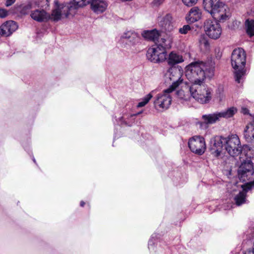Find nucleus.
<instances>
[{
  "label": "nucleus",
  "mask_w": 254,
  "mask_h": 254,
  "mask_svg": "<svg viewBox=\"0 0 254 254\" xmlns=\"http://www.w3.org/2000/svg\"><path fill=\"white\" fill-rule=\"evenodd\" d=\"M214 66L208 63L197 60L190 63L186 67V76L191 85L203 84L206 77L214 75Z\"/></svg>",
  "instance_id": "nucleus-1"
},
{
  "label": "nucleus",
  "mask_w": 254,
  "mask_h": 254,
  "mask_svg": "<svg viewBox=\"0 0 254 254\" xmlns=\"http://www.w3.org/2000/svg\"><path fill=\"white\" fill-rule=\"evenodd\" d=\"M231 65L234 71L235 81L241 83L246 74V54L241 48L234 49L231 54Z\"/></svg>",
  "instance_id": "nucleus-2"
},
{
  "label": "nucleus",
  "mask_w": 254,
  "mask_h": 254,
  "mask_svg": "<svg viewBox=\"0 0 254 254\" xmlns=\"http://www.w3.org/2000/svg\"><path fill=\"white\" fill-rule=\"evenodd\" d=\"M77 9L74 0L69 3L62 4H59L57 0L55 1L54 9L51 14L48 13L49 20L58 22L62 18H67L69 15L73 16Z\"/></svg>",
  "instance_id": "nucleus-3"
},
{
  "label": "nucleus",
  "mask_w": 254,
  "mask_h": 254,
  "mask_svg": "<svg viewBox=\"0 0 254 254\" xmlns=\"http://www.w3.org/2000/svg\"><path fill=\"white\" fill-rule=\"evenodd\" d=\"M164 38L161 39L160 43L156 44L148 49L146 54L147 59L154 63L163 62L167 59V53L166 48L167 45Z\"/></svg>",
  "instance_id": "nucleus-4"
},
{
  "label": "nucleus",
  "mask_w": 254,
  "mask_h": 254,
  "mask_svg": "<svg viewBox=\"0 0 254 254\" xmlns=\"http://www.w3.org/2000/svg\"><path fill=\"white\" fill-rule=\"evenodd\" d=\"M179 85V82L176 81L170 86L169 88L158 94L154 101L155 108L157 110H159L160 109L163 110L167 109L170 106L172 102L170 93L174 91Z\"/></svg>",
  "instance_id": "nucleus-5"
},
{
  "label": "nucleus",
  "mask_w": 254,
  "mask_h": 254,
  "mask_svg": "<svg viewBox=\"0 0 254 254\" xmlns=\"http://www.w3.org/2000/svg\"><path fill=\"white\" fill-rule=\"evenodd\" d=\"M190 91L192 98L200 104L208 103L212 99L211 90L205 84L191 85Z\"/></svg>",
  "instance_id": "nucleus-6"
},
{
  "label": "nucleus",
  "mask_w": 254,
  "mask_h": 254,
  "mask_svg": "<svg viewBox=\"0 0 254 254\" xmlns=\"http://www.w3.org/2000/svg\"><path fill=\"white\" fill-rule=\"evenodd\" d=\"M225 149L232 156H238L242 152V147L239 137L232 134L224 139Z\"/></svg>",
  "instance_id": "nucleus-7"
},
{
  "label": "nucleus",
  "mask_w": 254,
  "mask_h": 254,
  "mask_svg": "<svg viewBox=\"0 0 254 254\" xmlns=\"http://www.w3.org/2000/svg\"><path fill=\"white\" fill-rule=\"evenodd\" d=\"M203 27L206 34L211 39H217L222 34V28L217 20L206 19Z\"/></svg>",
  "instance_id": "nucleus-8"
},
{
  "label": "nucleus",
  "mask_w": 254,
  "mask_h": 254,
  "mask_svg": "<svg viewBox=\"0 0 254 254\" xmlns=\"http://www.w3.org/2000/svg\"><path fill=\"white\" fill-rule=\"evenodd\" d=\"M77 8L90 4L91 8L97 14L103 12L107 7L106 2L101 0H74Z\"/></svg>",
  "instance_id": "nucleus-9"
},
{
  "label": "nucleus",
  "mask_w": 254,
  "mask_h": 254,
  "mask_svg": "<svg viewBox=\"0 0 254 254\" xmlns=\"http://www.w3.org/2000/svg\"><path fill=\"white\" fill-rule=\"evenodd\" d=\"M254 175L253 163L250 160L243 162L238 170V175L241 181L245 182L252 179Z\"/></svg>",
  "instance_id": "nucleus-10"
},
{
  "label": "nucleus",
  "mask_w": 254,
  "mask_h": 254,
  "mask_svg": "<svg viewBox=\"0 0 254 254\" xmlns=\"http://www.w3.org/2000/svg\"><path fill=\"white\" fill-rule=\"evenodd\" d=\"M188 146L190 151L199 155H202L206 150V144L203 137L195 135L190 138Z\"/></svg>",
  "instance_id": "nucleus-11"
},
{
  "label": "nucleus",
  "mask_w": 254,
  "mask_h": 254,
  "mask_svg": "<svg viewBox=\"0 0 254 254\" xmlns=\"http://www.w3.org/2000/svg\"><path fill=\"white\" fill-rule=\"evenodd\" d=\"M158 26L166 32H171L174 28V21L172 14L168 13L163 14L159 13L157 18Z\"/></svg>",
  "instance_id": "nucleus-12"
},
{
  "label": "nucleus",
  "mask_w": 254,
  "mask_h": 254,
  "mask_svg": "<svg viewBox=\"0 0 254 254\" xmlns=\"http://www.w3.org/2000/svg\"><path fill=\"white\" fill-rule=\"evenodd\" d=\"M241 188L242 190L236 194L234 198L236 205L238 206L249 203L247 199V193L249 190L254 189V180L246 183L242 185Z\"/></svg>",
  "instance_id": "nucleus-13"
},
{
  "label": "nucleus",
  "mask_w": 254,
  "mask_h": 254,
  "mask_svg": "<svg viewBox=\"0 0 254 254\" xmlns=\"http://www.w3.org/2000/svg\"><path fill=\"white\" fill-rule=\"evenodd\" d=\"M216 11L214 12L213 15L211 16L215 19L218 20L220 22H224L231 16V12L229 7L224 2L222 3V5H220Z\"/></svg>",
  "instance_id": "nucleus-14"
},
{
  "label": "nucleus",
  "mask_w": 254,
  "mask_h": 254,
  "mask_svg": "<svg viewBox=\"0 0 254 254\" xmlns=\"http://www.w3.org/2000/svg\"><path fill=\"white\" fill-rule=\"evenodd\" d=\"M225 137L222 136H216L210 140V150L212 153H214L217 157L220 155L223 150V147H225Z\"/></svg>",
  "instance_id": "nucleus-15"
},
{
  "label": "nucleus",
  "mask_w": 254,
  "mask_h": 254,
  "mask_svg": "<svg viewBox=\"0 0 254 254\" xmlns=\"http://www.w3.org/2000/svg\"><path fill=\"white\" fill-rule=\"evenodd\" d=\"M121 39L126 40L131 46H135L140 42L139 34L131 30L124 32L121 36Z\"/></svg>",
  "instance_id": "nucleus-16"
},
{
  "label": "nucleus",
  "mask_w": 254,
  "mask_h": 254,
  "mask_svg": "<svg viewBox=\"0 0 254 254\" xmlns=\"http://www.w3.org/2000/svg\"><path fill=\"white\" fill-rule=\"evenodd\" d=\"M18 28L17 23L14 21H8L2 24L0 27V35L9 36Z\"/></svg>",
  "instance_id": "nucleus-17"
},
{
  "label": "nucleus",
  "mask_w": 254,
  "mask_h": 254,
  "mask_svg": "<svg viewBox=\"0 0 254 254\" xmlns=\"http://www.w3.org/2000/svg\"><path fill=\"white\" fill-rule=\"evenodd\" d=\"M202 17V10L197 6L190 8L186 17V20L189 23H193L199 21Z\"/></svg>",
  "instance_id": "nucleus-18"
},
{
  "label": "nucleus",
  "mask_w": 254,
  "mask_h": 254,
  "mask_svg": "<svg viewBox=\"0 0 254 254\" xmlns=\"http://www.w3.org/2000/svg\"><path fill=\"white\" fill-rule=\"evenodd\" d=\"M220 119V116L218 112L213 114L203 115L202 116V122H200L198 124L200 125V127L202 128H206L209 124H213Z\"/></svg>",
  "instance_id": "nucleus-19"
},
{
  "label": "nucleus",
  "mask_w": 254,
  "mask_h": 254,
  "mask_svg": "<svg viewBox=\"0 0 254 254\" xmlns=\"http://www.w3.org/2000/svg\"><path fill=\"white\" fill-rule=\"evenodd\" d=\"M223 2L220 0H203V6L206 11L211 15H213L214 12L216 11L220 5H222Z\"/></svg>",
  "instance_id": "nucleus-20"
},
{
  "label": "nucleus",
  "mask_w": 254,
  "mask_h": 254,
  "mask_svg": "<svg viewBox=\"0 0 254 254\" xmlns=\"http://www.w3.org/2000/svg\"><path fill=\"white\" fill-rule=\"evenodd\" d=\"M30 16L33 19L38 22L47 21L49 20L48 13L44 9H36L32 11Z\"/></svg>",
  "instance_id": "nucleus-21"
},
{
  "label": "nucleus",
  "mask_w": 254,
  "mask_h": 254,
  "mask_svg": "<svg viewBox=\"0 0 254 254\" xmlns=\"http://www.w3.org/2000/svg\"><path fill=\"white\" fill-rule=\"evenodd\" d=\"M244 136L248 142L254 144V121L246 126L244 131Z\"/></svg>",
  "instance_id": "nucleus-22"
},
{
  "label": "nucleus",
  "mask_w": 254,
  "mask_h": 254,
  "mask_svg": "<svg viewBox=\"0 0 254 254\" xmlns=\"http://www.w3.org/2000/svg\"><path fill=\"white\" fill-rule=\"evenodd\" d=\"M141 35L144 39L155 42L159 37L160 33L158 30L154 29L152 30L144 31Z\"/></svg>",
  "instance_id": "nucleus-23"
},
{
  "label": "nucleus",
  "mask_w": 254,
  "mask_h": 254,
  "mask_svg": "<svg viewBox=\"0 0 254 254\" xmlns=\"http://www.w3.org/2000/svg\"><path fill=\"white\" fill-rule=\"evenodd\" d=\"M165 76L166 77L169 78L171 80L173 81L172 84L174 82L178 81L180 84L181 82L179 80L180 78V73L177 68L175 67H171L169 68L165 73Z\"/></svg>",
  "instance_id": "nucleus-24"
},
{
  "label": "nucleus",
  "mask_w": 254,
  "mask_h": 254,
  "mask_svg": "<svg viewBox=\"0 0 254 254\" xmlns=\"http://www.w3.org/2000/svg\"><path fill=\"white\" fill-rule=\"evenodd\" d=\"M184 62L183 57L174 52H172L169 56L168 63L170 65L174 66V65L181 63Z\"/></svg>",
  "instance_id": "nucleus-25"
},
{
  "label": "nucleus",
  "mask_w": 254,
  "mask_h": 254,
  "mask_svg": "<svg viewBox=\"0 0 254 254\" xmlns=\"http://www.w3.org/2000/svg\"><path fill=\"white\" fill-rule=\"evenodd\" d=\"M142 111L139 112L135 114H130L128 116L127 118L121 117L120 119L119 124L121 126L125 125L130 127L132 126L133 123L134 122V117L142 113Z\"/></svg>",
  "instance_id": "nucleus-26"
},
{
  "label": "nucleus",
  "mask_w": 254,
  "mask_h": 254,
  "mask_svg": "<svg viewBox=\"0 0 254 254\" xmlns=\"http://www.w3.org/2000/svg\"><path fill=\"white\" fill-rule=\"evenodd\" d=\"M237 109L235 107H231L227 109L226 110L218 112V114L220 116V118H229L234 116V115L237 112Z\"/></svg>",
  "instance_id": "nucleus-27"
},
{
  "label": "nucleus",
  "mask_w": 254,
  "mask_h": 254,
  "mask_svg": "<svg viewBox=\"0 0 254 254\" xmlns=\"http://www.w3.org/2000/svg\"><path fill=\"white\" fill-rule=\"evenodd\" d=\"M246 32L249 36H254V20L247 19L246 21Z\"/></svg>",
  "instance_id": "nucleus-28"
},
{
  "label": "nucleus",
  "mask_w": 254,
  "mask_h": 254,
  "mask_svg": "<svg viewBox=\"0 0 254 254\" xmlns=\"http://www.w3.org/2000/svg\"><path fill=\"white\" fill-rule=\"evenodd\" d=\"M32 8V3L30 2H29L26 4L20 5L18 7V10L21 14L26 15L29 13Z\"/></svg>",
  "instance_id": "nucleus-29"
},
{
  "label": "nucleus",
  "mask_w": 254,
  "mask_h": 254,
  "mask_svg": "<svg viewBox=\"0 0 254 254\" xmlns=\"http://www.w3.org/2000/svg\"><path fill=\"white\" fill-rule=\"evenodd\" d=\"M152 95L151 93L147 94L146 96H145L142 100V101L140 102H139L137 105V107L140 108L144 107L145 105H146L149 100L152 98Z\"/></svg>",
  "instance_id": "nucleus-30"
},
{
  "label": "nucleus",
  "mask_w": 254,
  "mask_h": 254,
  "mask_svg": "<svg viewBox=\"0 0 254 254\" xmlns=\"http://www.w3.org/2000/svg\"><path fill=\"white\" fill-rule=\"evenodd\" d=\"M157 238V235L153 234L148 241V249L150 251L154 250V245L155 243L156 239Z\"/></svg>",
  "instance_id": "nucleus-31"
},
{
  "label": "nucleus",
  "mask_w": 254,
  "mask_h": 254,
  "mask_svg": "<svg viewBox=\"0 0 254 254\" xmlns=\"http://www.w3.org/2000/svg\"><path fill=\"white\" fill-rule=\"evenodd\" d=\"M191 29V27L189 25H185L183 27L179 28V32L182 34H186Z\"/></svg>",
  "instance_id": "nucleus-32"
},
{
  "label": "nucleus",
  "mask_w": 254,
  "mask_h": 254,
  "mask_svg": "<svg viewBox=\"0 0 254 254\" xmlns=\"http://www.w3.org/2000/svg\"><path fill=\"white\" fill-rule=\"evenodd\" d=\"M185 5L190 7L195 4L198 0H182Z\"/></svg>",
  "instance_id": "nucleus-33"
},
{
  "label": "nucleus",
  "mask_w": 254,
  "mask_h": 254,
  "mask_svg": "<svg viewBox=\"0 0 254 254\" xmlns=\"http://www.w3.org/2000/svg\"><path fill=\"white\" fill-rule=\"evenodd\" d=\"M8 14L7 11L4 8H0V17L4 18L7 16Z\"/></svg>",
  "instance_id": "nucleus-34"
},
{
  "label": "nucleus",
  "mask_w": 254,
  "mask_h": 254,
  "mask_svg": "<svg viewBox=\"0 0 254 254\" xmlns=\"http://www.w3.org/2000/svg\"><path fill=\"white\" fill-rule=\"evenodd\" d=\"M165 0H153L152 2V4L154 6H158L160 5Z\"/></svg>",
  "instance_id": "nucleus-35"
},
{
  "label": "nucleus",
  "mask_w": 254,
  "mask_h": 254,
  "mask_svg": "<svg viewBox=\"0 0 254 254\" xmlns=\"http://www.w3.org/2000/svg\"><path fill=\"white\" fill-rule=\"evenodd\" d=\"M16 0H6L5 5L6 7H8L12 5L15 2Z\"/></svg>",
  "instance_id": "nucleus-36"
},
{
  "label": "nucleus",
  "mask_w": 254,
  "mask_h": 254,
  "mask_svg": "<svg viewBox=\"0 0 254 254\" xmlns=\"http://www.w3.org/2000/svg\"><path fill=\"white\" fill-rule=\"evenodd\" d=\"M249 112V110L247 108L243 107L242 108V113L244 115L248 114Z\"/></svg>",
  "instance_id": "nucleus-37"
},
{
  "label": "nucleus",
  "mask_w": 254,
  "mask_h": 254,
  "mask_svg": "<svg viewBox=\"0 0 254 254\" xmlns=\"http://www.w3.org/2000/svg\"><path fill=\"white\" fill-rule=\"evenodd\" d=\"M244 254H252L250 249L246 251Z\"/></svg>",
  "instance_id": "nucleus-38"
},
{
  "label": "nucleus",
  "mask_w": 254,
  "mask_h": 254,
  "mask_svg": "<svg viewBox=\"0 0 254 254\" xmlns=\"http://www.w3.org/2000/svg\"><path fill=\"white\" fill-rule=\"evenodd\" d=\"M85 205V202L83 201H81L80 203V205L81 206V207H83Z\"/></svg>",
  "instance_id": "nucleus-39"
},
{
  "label": "nucleus",
  "mask_w": 254,
  "mask_h": 254,
  "mask_svg": "<svg viewBox=\"0 0 254 254\" xmlns=\"http://www.w3.org/2000/svg\"><path fill=\"white\" fill-rule=\"evenodd\" d=\"M204 45L206 47L209 45L207 41L205 40L204 41Z\"/></svg>",
  "instance_id": "nucleus-40"
},
{
  "label": "nucleus",
  "mask_w": 254,
  "mask_h": 254,
  "mask_svg": "<svg viewBox=\"0 0 254 254\" xmlns=\"http://www.w3.org/2000/svg\"><path fill=\"white\" fill-rule=\"evenodd\" d=\"M33 161L35 163H36V160L34 157L33 158Z\"/></svg>",
  "instance_id": "nucleus-41"
}]
</instances>
